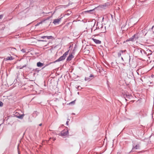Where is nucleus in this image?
<instances>
[{"mask_svg":"<svg viewBox=\"0 0 154 154\" xmlns=\"http://www.w3.org/2000/svg\"><path fill=\"white\" fill-rule=\"evenodd\" d=\"M100 146L98 147H101L102 146V143H101V144H100Z\"/></svg>","mask_w":154,"mask_h":154,"instance_id":"nucleus-32","label":"nucleus"},{"mask_svg":"<svg viewBox=\"0 0 154 154\" xmlns=\"http://www.w3.org/2000/svg\"><path fill=\"white\" fill-rule=\"evenodd\" d=\"M44 64L40 62H38L37 63V66L38 67H41L43 66Z\"/></svg>","mask_w":154,"mask_h":154,"instance_id":"nucleus-11","label":"nucleus"},{"mask_svg":"<svg viewBox=\"0 0 154 154\" xmlns=\"http://www.w3.org/2000/svg\"><path fill=\"white\" fill-rule=\"evenodd\" d=\"M121 59H122V60H123V61L124 60H123V58H122V57H121Z\"/></svg>","mask_w":154,"mask_h":154,"instance_id":"nucleus-37","label":"nucleus"},{"mask_svg":"<svg viewBox=\"0 0 154 154\" xmlns=\"http://www.w3.org/2000/svg\"><path fill=\"white\" fill-rule=\"evenodd\" d=\"M3 106V103L2 101H0V106L2 107Z\"/></svg>","mask_w":154,"mask_h":154,"instance_id":"nucleus-26","label":"nucleus"},{"mask_svg":"<svg viewBox=\"0 0 154 154\" xmlns=\"http://www.w3.org/2000/svg\"><path fill=\"white\" fill-rule=\"evenodd\" d=\"M74 51V50H73V52H72V53H73V54H74V53L73 52V51Z\"/></svg>","mask_w":154,"mask_h":154,"instance_id":"nucleus-39","label":"nucleus"},{"mask_svg":"<svg viewBox=\"0 0 154 154\" xmlns=\"http://www.w3.org/2000/svg\"><path fill=\"white\" fill-rule=\"evenodd\" d=\"M94 26H95V24H94V26H93V27H94Z\"/></svg>","mask_w":154,"mask_h":154,"instance_id":"nucleus-43","label":"nucleus"},{"mask_svg":"<svg viewBox=\"0 0 154 154\" xmlns=\"http://www.w3.org/2000/svg\"><path fill=\"white\" fill-rule=\"evenodd\" d=\"M75 100H74V101H72L71 102L69 103V104H74L75 102Z\"/></svg>","mask_w":154,"mask_h":154,"instance_id":"nucleus-19","label":"nucleus"},{"mask_svg":"<svg viewBox=\"0 0 154 154\" xmlns=\"http://www.w3.org/2000/svg\"><path fill=\"white\" fill-rule=\"evenodd\" d=\"M74 56L72 55V54H69L68 57L66 59V61H71L73 58Z\"/></svg>","mask_w":154,"mask_h":154,"instance_id":"nucleus-8","label":"nucleus"},{"mask_svg":"<svg viewBox=\"0 0 154 154\" xmlns=\"http://www.w3.org/2000/svg\"><path fill=\"white\" fill-rule=\"evenodd\" d=\"M69 51V50L65 52L62 56L60 57L58 59L55 61L54 62V63L64 60L66 56L68 54Z\"/></svg>","mask_w":154,"mask_h":154,"instance_id":"nucleus-1","label":"nucleus"},{"mask_svg":"<svg viewBox=\"0 0 154 154\" xmlns=\"http://www.w3.org/2000/svg\"><path fill=\"white\" fill-rule=\"evenodd\" d=\"M125 51H126V50H124V51H120V52H121V53H123L125 52Z\"/></svg>","mask_w":154,"mask_h":154,"instance_id":"nucleus-33","label":"nucleus"},{"mask_svg":"<svg viewBox=\"0 0 154 154\" xmlns=\"http://www.w3.org/2000/svg\"><path fill=\"white\" fill-rule=\"evenodd\" d=\"M3 17V14H1L0 15V19H2Z\"/></svg>","mask_w":154,"mask_h":154,"instance_id":"nucleus-28","label":"nucleus"},{"mask_svg":"<svg viewBox=\"0 0 154 154\" xmlns=\"http://www.w3.org/2000/svg\"><path fill=\"white\" fill-rule=\"evenodd\" d=\"M26 65H24L23 66H20V69H22L24 67H26Z\"/></svg>","mask_w":154,"mask_h":154,"instance_id":"nucleus-17","label":"nucleus"},{"mask_svg":"<svg viewBox=\"0 0 154 154\" xmlns=\"http://www.w3.org/2000/svg\"><path fill=\"white\" fill-rule=\"evenodd\" d=\"M68 134V131L66 129L62 131L59 134V135L61 136H66Z\"/></svg>","mask_w":154,"mask_h":154,"instance_id":"nucleus-3","label":"nucleus"},{"mask_svg":"<svg viewBox=\"0 0 154 154\" xmlns=\"http://www.w3.org/2000/svg\"><path fill=\"white\" fill-rule=\"evenodd\" d=\"M139 147L140 146H139V145H136L133 148V149L134 148L135 149H138L139 148Z\"/></svg>","mask_w":154,"mask_h":154,"instance_id":"nucleus-16","label":"nucleus"},{"mask_svg":"<svg viewBox=\"0 0 154 154\" xmlns=\"http://www.w3.org/2000/svg\"><path fill=\"white\" fill-rule=\"evenodd\" d=\"M42 22H41L39 23H38L36 25V26H38V25H39L40 24H41L42 23Z\"/></svg>","mask_w":154,"mask_h":154,"instance_id":"nucleus-29","label":"nucleus"},{"mask_svg":"<svg viewBox=\"0 0 154 154\" xmlns=\"http://www.w3.org/2000/svg\"><path fill=\"white\" fill-rule=\"evenodd\" d=\"M69 15V14H67V15Z\"/></svg>","mask_w":154,"mask_h":154,"instance_id":"nucleus-40","label":"nucleus"},{"mask_svg":"<svg viewBox=\"0 0 154 154\" xmlns=\"http://www.w3.org/2000/svg\"><path fill=\"white\" fill-rule=\"evenodd\" d=\"M38 41H40V42H45V41L46 42V40H39Z\"/></svg>","mask_w":154,"mask_h":154,"instance_id":"nucleus-31","label":"nucleus"},{"mask_svg":"<svg viewBox=\"0 0 154 154\" xmlns=\"http://www.w3.org/2000/svg\"><path fill=\"white\" fill-rule=\"evenodd\" d=\"M100 154V153L98 154V153H97V154Z\"/></svg>","mask_w":154,"mask_h":154,"instance_id":"nucleus-45","label":"nucleus"},{"mask_svg":"<svg viewBox=\"0 0 154 154\" xmlns=\"http://www.w3.org/2000/svg\"><path fill=\"white\" fill-rule=\"evenodd\" d=\"M26 65H24L23 66H20V69H22L24 67H26Z\"/></svg>","mask_w":154,"mask_h":154,"instance_id":"nucleus-18","label":"nucleus"},{"mask_svg":"<svg viewBox=\"0 0 154 154\" xmlns=\"http://www.w3.org/2000/svg\"><path fill=\"white\" fill-rule=\"evenodd\" d=\"M100 47H102V46L101 45H100Z\"/></svg>","mask_w":154,"mask_h":154,"instance_id":"nucleus-46","label":"nucleus"},{"mask_svg":"<svg viewBox=\"0 0 154 154\" xmlns=\"http://www.w3.org/2000/svg\"><path fill=\"white\" fill-rule=\"evenodd\" d=\"M9 50L11 51H16V49L15 48H10Z\"/></svg>","mask_w":154,"mask_h":154,"instance_id":"nucleus-14","label":"nucleus"},{"mask_svg":"<svg viewBox=\"0 0 154 154\" xmlns=\"http://www.w3.org/2000/svg\"><path fill=\"white\" fill-rule=\"evenodd\" d=\"M62 18V17H61L54 20L53 22V23L55 25L57 24H59L60 22V21Z\"/></svg>","mask_w":154,"mask_h":154,"instance_id":"nucleus-7","label":"nucleus"},{"mask_svg":"<svg viewBox=\"0 0 154 154\" xmlns=\"http://www.w3.org/2000/svg\"><path fill=\"white\" fill-rule=\"evenodd\" d=\"M77 88L79 90H81L82 88L80 86H79L77 87Z\"/></svg>","mask_w":154,"mask_h":154,"instance_id":"nucleus-25","label":"nucleus"},{"mask_svg":"<svg viewBox=\"0 0 154 154\" xmlns=\"http://www.w3.org/2000/svg\"><path fill=\"white\" fill-rule=\"evenodd\" d=\"M77 94L79 95V92H78V93H77Z\"/></svg>","mask_w":154,"mask_h":154,"instance_id":"nucleus-38","label":"nucleus"},{"mask_svg":"<svg viewBox=\"0 0 154 154\" xmlns=\"http://www.w3.org/2000/svg\"><path fill=\"white\" fill-rule=\"evenodd\" d=\"M52 139V138H50V139ZM52 139L53 140V141H54L56 140V138H52Z\"/></svg>","mask_w":154,"mask_h":154,"instance_id":"nucleus-30","label":"nucleus"},{"mask_svg":"<svg viewBox=\"0 0 154 154\" xmlns=\"http://www.w3.org/2000/svg\"><path fill=\"white\" fill-rule=\"evenodd\" d=\"M94 26H95V24H94V26H93V27H94Z\"/></svg>","mask_w":154,"mask_h":154,"instance_id":"nucleus-42","label":"nucleus"},{"mask_svg":"<svg viewBox=\"0 0 154 154\" xmlns=\"http://www.w3.org/2000/svg\"><path fill=\"white\" fill-rule=\"evenodd\" d=\"M108 3H106L105 4L103 5H100L99 6H97V8L98 9L102 10L103 9H105L106 7L108 6Z\"/></svg>","mask_w":154,"mask_h":154,"instance_id":"nucleus-4","label":"nucleus"},{"mask_svg":"<svg viewBox=\"0 0 154 154\" xmlns=\"http://www.w3.org/2000/svg\"><path fill=\"white\" fill-rule=\"evenodd\" d=\"M101 41L98 40H97V44H100Z\"/></svg>","mask_w":154,"mask_h":154,"instance_id":"nucleus-20","label":"nucleus"},{"mask_svg":"<svg viewBox=\"0 0 154 154\" xmlns=\"http://www.w3.org/2000/svg\"><path fill=\"white\" fill-rule=\"evenodd\" d=\"M95 8H95L94 9H93L92 10H90L87 11H86V12H91V11H93L95 9Z\"/></svg>","mask_w":154,"mask_h":154,"instance_id":"nucleus-23","label":"nucleus"},{"mask_svg":"<svg viewBox=\"0 0 154 154\" xmlns=\"http://www.w3.org/2000/svg\"><path fill=\"white\" fill-rule=\"evenodd\" d=\"M21 51L23 53H25L26 52V50L24 49H22L21 50Z\"/></svg>","mask_w":154,"mask_h":154,"instance_id":"nucleus-21","label":"nucleus"},{"mask_svg":"<svg viewBox=\"0 0 154 154\" xmlns=\"http://www.w3.org/2000/svg\"><path fill=\"white\" fill-rule=\"evenodd\" d=\"M96 29V28L95 29H94V30H95Z\"/></svg>","mask_w":154,"mask_h":154,"instance_id":"nucleus-47","label":"nucleus"},{"mask_svg":"<svg viewBox=\"0 0 154 154\" xmlns=\"http://www.w3.org/2000/svg\"><path fill=\"white\" fill-rule=\"evenodd\" d=\"M94 77V75H93L91 74L90 75L89 77H85V79L86 81H89L91 80V78Z\"/></svg>","mask_w":154,"mask_h":154,"instance_id":"nucleus-9","label":"nucleus"},{"mask_svg":"<svg viewBox=\"0 0 154 154\" xmlns=\"http://www.w3.org/2000/svg\"><path fill=\"white\" fill-rule=\"evenodd\" d=\"M126 97H125V99L126 100H127V99L126 98H130L131 97H132L131 95L129 94H126L125 95Z\"/></svg>","mask_w":154,"mask_h":154,"instance_id":"nucleus-13","label":"nucleus"},{"mask_svg":"<svg viewBox=\"0 0 154 154\" xmlns=\"http://www.w3.org/2000/svg\"><path fill=\"white\" fill-rule=\"evenodd\" d=\"M39 125V126H41L42 125V124H40Z\"/></svg>","mask_w":154,"mask_h":154,"instance_id":"nucleus-35","label":"nucleus"},{"mask_svg":"<svg viewBox=\"0 0 154 154\" xmlns=\"http://www.w3.org/2000/svg\"><path fill=\"white\" fill-rule=\"evenodd\" d=\"M24 116V114H19V116L17 115V117L19 119H23Z\"/></svg>","mask_w":154,"mask_h":154,"instance_id":"nucleus-12","label":"nucleus"},{"mask_svg":"<svg viewBox=\"0 0 154 154\" xmlns=\"http://www.w3.org/2000/svg\"><path fill=\"white\" fill-rule=\"evenodd\" d=\"M14 59V58L12 56L8 57L6 58H5V60H12Z\"/></svg>","mask_w":154,"mask_h":154,"instance_id":"nucleus-10","label":"nucleus"},{"mask_svg":"<svg viewBox=\"0 0 154 154\" xmlns=\"http://www.w3.org/2000/svg\"><path fill=\"white\" fill-rule=\"evenodd\" d=\"M68 123H69V121H67L66 122V125H68Z\"/></svg>","mask_w":154,"mask_h":154,"instance_id":"nucleus-34","label":"nucleus"},{"mask_svg":"<svg viewBox=\"0 0 154 154\" xmlns=\"http://www.w3.org/2000/svg\"><path fill=\"white\" fill-rule=\"evenodd\" d=\"M147 51H150V52H151V51L150 50H147Z\"/></svg>","mask_w":154,"mask_h":154,"instance_id":"nucleus-36","label":"nucleus"},{"mask_svg":"<svg viewBox=\"0 0 154 154\" xmlns=\"http://www.w3.org/2000/svg\"><path fill=\"white\" fill-rule=\"evenodd\" d=\"M46 38L48 39H52L53 38V37L52 36H46Z\"/></svg>","mask_w":154,"mask_h":154,"instance_id":"nucleus-15","label":"nucleus"},{"mask_svg":"<svg viewBox=\"0 0 154 154\" xmlns=\"http://www.w3.org/2000/svg\"><path fill=\"white\" fill-rule=\"evenodd\" d=\"M91 39L95 43H96V39L94 38H92Z\"/></svg>","mask_w":154,"mask_h":154,"instance_id":"nucleus-22","label":"nucleus"},{"mask_svg":"<svg viewBox=\"0 0 154 154\" xmlns=\"http://www.w3.org/2000/svg\"><path fill=\"white\" fill-rule=\"evenodd\" d=\"M103 28L102 25L100 23L97 22V30H99L100 33H102V31L101 30Z\"/></svg>","mask_w":154,"mask_h":154,"instance_id":"nucleus-5","label":"nucleus"},{"mask_svg":"<svg viewBox=\"0 0 154 154\" xmlns=\"http://www.w3.org/2000/svg\"><path fill=\"white\" fill-rule=\"evenodd\" d=\"M138 38L137 34H135L132 37L129 38V40L131 41H135Z\"/></svg>","mask_w":154,"mask_h":154,"instance_id":"nucleus-6","label":"nucleus"},{"mask_svg":"<svg viewBox=\"0 0 154 154\" xmlns=\"http://www.w3.org/2000/svg\"><path fill=\"white\" fill-rule=\"evenodd\" d=\"M94 26H95V24H94V26H93V27H94Z\"/></svg>","mask_w":154,"mask_h":154,"instance_id":"nucleus-44","label":"nucleus"},{"mask_svg":"<svg viewBox=\"0 0 154 154\" xmlns=\"http://www.w3.org/2000/svg\"><path fill=\"white\" fill-rule=\"evenodd\" d=\"M137 51L139 56H145L146 55V52L141 48H138Z\"/></svg>","mask_w":154,"mask_h":154,"instance_id":"nucleus-2","label":"nucleus"},{"mask_svg":"<svg viewBox=\"0 0 154 154\" xmlns=\"http://www.w3.org/2000/svg\"><path fill=\"white\" fill-rule=\"evenodd\" d=\"M46 36H42L41 37V38H42V39H45V38H46Z\"/></svg>","mask_w":154,"mask_h":154,"instance_id":"nucleus-27","label":"nucleus"},{"mask_svg":"<svg viewBox=\"0 0 154 154\" xmlns=\"http://www.w3.org/2000/svg\"><path fill=\"white\" fill-rule=\"evenodd\" d=\"M103 17L102 19L103 20Z\"/></svg>","mask_w":154,"mask_h":154,"instance_id":"nucleus-41","label":"nucleus"},{"mask_svg":"<svg viewBox=\"0 0 154 154\" xmlns=\"http://www.w3.org/2000/svg\"><path fill=\"white\" fill-rule=\"evenodd\" d=\"M118 56L119 57H120L121 56V52H119L118 53Z\"/></svg>","mask_w":154,"mask_h":154,"instance_id":"nucleus-24","label":"nucleus"}]
</instances>
